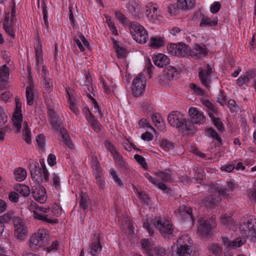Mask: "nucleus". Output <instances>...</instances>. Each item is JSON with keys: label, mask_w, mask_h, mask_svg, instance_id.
Returning a JSON list of instances; mask_svg holds the SVG:
<instances>
[{"label": "nucleus", "mask_w": 256, "mask_h": 256, "mask_svg": "<svg viewBox=\"0 0 256 256\" xmlns=\"http://www.w3.org/2000/svg\"><path fill=\"white\" fill-rule=\"evenodd\" d=\"M180 74L174 67L169 66L164 69L162 73L158 76V82L162 86H166L172 80L178 78Z\"/></svg>", "instance_id": "obj_4"}, {"label": "nucleus", "mask_w": 256, "mask_h": 256, "mask_svg": "<svg viewBox=\"0 0 256 256\" xmlns=\"http://www.w3.org/2000/svg\"><path fill=\"white\" fill-rule=\"evenodd\" d=\"M36 210H33L32 214L34 218L40 220L44 221L50 224H56L58 222V220L50 219L47 218V216L44 214L48 213L50 210L49 207H42L36 206Z\"/></svg>", "instance_id": "obj_9"}, {"label": "nucleus", "mask_w": 256, "mask_h": 256, "mask_svg": "<svg viewBox=\"0 0 256 256\" xmlns=\"http://www.w3.org/2000/svg\"><path fill=\"white\" fill-rule=\"evenodd\" d=\"M51 116V124L56 131H59L61 134V129H65L62 124V120L59 116H57L54 112L50 114Z\"/></svg>", "instance_id": "obj_22"}, {"label": "nucleus", "mask_w": 256, "mask_h": 256, "mask_svg": "<svg viewBox=\"0 0 256 256\" xmlns=\"http://www.w3.org/2000/svg\"><path fill=\"white\" fill-rule=\"evenodd\" d=\"M178 48V44H172L170 45H168L167 46L168 53L171 54L172 56H176Z\"/></svg>", "instance_id": "obj_54"}, {"label": "nucleus", "mask_w": 256, "mask_h": 256, "mask_svg": "<svg viewBox=\"0 0 256 256\" xmlns=\"http://www.w3.org/2000/svg\"><path fill=\"white\" fill-rule=\"evenodd\" d=\"M154 226L152 225V221L149 222L146 220L143 222V227L146 230L150 236L154 233V228L157 227L160 234L165 238H170L175 236V232L174 226L168 222L162 220L160 217L156 218L154 220Z\"/></svg>", "instance_id": "obj_2"}, {"label": "nucleus", "mask_w": 256, "mask_h": 256, "mask_svg": "<svg viewBox=\"0 0 256 256\" xmlns=\"http://www.w3.org/2000/svg\"><path fill=\"white\" fill-rule=\"evenodd\" d=\"M165 249L162 246H158L154 248L150 253H149L148 256H165Z\"/></svg>", "instance_id": "obj_38"}, {"label": "nucleus", "mask_w": 256, "mask_h": 256, "mask_svg": "<svg viewBox=\"0 0 256 256\" xmlns=\"http://www.w3.org/2000/svg\"><path fill=\"white\" fill-rule=\"evenodd\" d=\"M138 125L142 128L147 127L152 130H154V128L150 125L147 119L142 118L138 122Z\"/></svg>", "instance_id": "obj_61"}, {"label": "nucleus", "mask_w": 256, "mask_h": 256, "mask_svg": "<svg viewBox=\"0 0 256 256\" xmlns=\"http://www.w3.org/2000/svg\"><path fill=\"white\" fill-rule=\"evenodd\" d=\"M160 146L164 148H168L169 149L174 148V144L168 140H162Z\"/></svg>", "instance_id": "obj_59"}, {"label": "nucleus", "mask_w": 256, "mask_h": 256, "mask_svg": "<svg viewBox=\"0 0 256 256\" xmlns=\"http://www.w3.org/2000/svg\"><path fill=\"white\" fill-rule=\"evenodd\" d=\"M164 44V38L160 36L152 37L150 38L149 46L152 48L158 49Z\"/></svg>", "instance_id": "obj_25"}, {"label": "nucleus", "mask_w": 256, "mask_h": 256, "mask_svg": "<svg viewBox=\"0 0 256 256\" xmlns=\"http://www.w3.org/2000/svg\"><path fill=\"white\" fill-rule=\"evenodd\" d=\"M36 141L40 149L43 150L45 146V136L43 134H40L36 138Z\"/></svg>", "instance_id": "obj_50"}, {"label": "nucleus", "mask_w": 256, "mask_h": 256, "mask_svg": "<svg viewBox=\"0 0 256 256\" xmlns=\"http://www.w3.org/2000/svg\"><path fill=\"white\" fill-rule=\"evenodd\" d=\"M190 88L192 89L194 92L198 95L202 96L204 94V90L202 88L198 87L194 83H192L190 84Z\"/></svg>", "instance_id": "obj_57"}, {"label": "nucleus", "mask_w": 256, "mask_h": 256, "mask_svg": "<svg viewBox=\"0 0 256 256\" xmlns=\"http://www.w3.org/2000/svg\"><path fill=\"white\" fill-rule=\"evenodd\" d=\"M198 77L200 80L202 84L206 88H208L210 87V83L211 82V79L210 76L204 74L202 72H198Z\"/></svg>", "instance_id": "obj_36"}, {"label": "nucleus", "mask_w": 256, "mask_h": 256, "mask_svg": "<svg viewBox=\"0 0 256 256\" xmlns=\"http://www.w3.org/2000/svg\"><path fill=\"white\" fill-rule=\"evenodd\" d=\"M208 136L212 138L214 140L216 141L218 146H222L223 144L222 138L218 136L217 132L212 128H209L206 130Z\"/></svg>", "instance_id": "obj_27"}, {"label": "nucleus", "mask_w": 256, "mask_h": 256, "mask_svg": "<svg viewBox=\"0 0 256 256\" xmlns=\"http://www.w3.org/2000/svg\"><path fill=\"white\" fill-rule=\"evenodd\" d=\"M188 114L190 117V122L192 124H202L206 122V117L202 112L199 111L196 108L191 107L188 110Z\"/></svg>", "instance_id": "obj_10"}, {"label": "nucleus", "mask_w": 256, "mask_h": 256, "mask_svg": "<svg viewBox=\"0 0 256 256\" xmlns=\"http://www.w3.org/2000/svg\"><path fill=\"white\" fill-rule=\"evenodd\" d=\"M14 174L17 181L22 182L26 178V172L24 168L20 167L14 170Z\"/></svg>", "instance_id": "obj_32"}, {"label": "nucleus", "mask_w": 256, "mask_h": 256, "mask_svg": "<svg viewBox=\"0 0 256 256\" xmlns=\"http://www.w3.org/2000/svg\"><path fill=\"white\" fill-rule=\"evenodd\" d=\"M14 226L15 235L16 238L22 239L26 234V229L24 226L21 219L20 217H14L12 219Z\"/></svg>", "instance_id": "obj_14"}, {"label": "nucleus", "mask_w": 256, "mask_h": 256, "mask_svg": "<svg viewBox=\"0 0 256 256\" xmlns=\"http://www.w3.org/2000/svg\"><path fill=\"white\" fill-rule=\"evenodd\" d=\"M194 50L198 52V54H200L204 56L208 54V52L206 50V46L204 44L200 46L196 44L194 45Z\"/></svg>", "instance_id": "obj_46"}, {"label": "nucleus", "mask_w": 256, "mask_h": 256, "mask_svg": "<svg viewBox=\"0 0 256 256\" xmlns=\"http://www.w3.org/2000/svg\"><path fill=\"white\" fill-rule=\"evenodd\" d=\"M158 186V187L165 192L166 193L169 194H173V190L172 189L169 187H168L166 184L162 182H160L158 181V182H157V184H156Z\"/></svg>", "instance_id": "obj_47"}, {"label": "nucleus", "mask_w": 256, "mask_h": 256, "mask_svg": "<svg viewBox=\"0 0 256 256\" xmlns=\"http://www.w3.org/2000/svg\"><path fill=\"white\" fill-rule=\"evenodd\" d=\"M211 190L212 192H214V190L216 194H214V195L216 198H220V196H224L226 194L225 189L221 188H220L218 186H214L212 188H211Z\"/></svg>", "instance_id": "obj_44"}, {"label": "nucleus", "mask_w": 256, "mask_h": 256, "mask_svg": "<svg viewBox=\"0 0 256 256\" xmlns=\"http://www.w3.org/2000/svg\"><path fill=\"white\" fill-rule=\"evenodd\" d=\"M145 78L142 73H140L132 82V90L134 96H140L145 90Z\"/></svg>", "instance_id": "obj_7"}, {"label": "nucleus", "mask_w": 256, "mask_h": 256, "mask_svg": "<svg viewBox=\"0 0 256 256\" xmlns=\"http://www.w3.org/2000/svg\"><path fill=\"white\" fill-rule=\"evenodd\" d=\"M168 124L178 129L179 131L186 134H194L197 130L196 127L186 120L184 115L178 111L170 112L168 116Z\"/></svg>", "instance_id": "obj_1"}, {"label": "nucleus", "mask_w": 256, "mask_h": 256, "mask_svg": "<svg viewBox=\"0 0 256 256\" xmlns=\"http://www.w3.org/2000/svg\"><path fill=\"white\" fill-rule=\"evenodd\" d=\"M215 222L212 217V218L206 220L204 223L200 224L198 227L199 233L204 236L212 235V228L214 226Z\"/></svg>", "instance_id": "obj_11"}, {"label": "nucleus", "mask_w": 256, "mask_h": 256, "mask_svg": "<svg viewBox=\"0 0 256 256\" xmlns=\"http://www.w3.org/2000/svg\"><path fill=\"white\" fill-rule=\"evenodd\" d=\"M110 172L115 182L120 186H122L123 183L120 179L118 177L116 172L114 170H110Z\"/></svg>", "instance_id": "obj_56"}, {"label": "nucleus", "mask_w": 256, "mask_h": 256, "mask_svg": "<svg viewBox=\"0 0 256 256\" xmlns=\"http://www.w3.org/2000/svg\"><path fill=\"white\" fill-rule=\"evenodd\" d=\"M48 231L46 230H40L34 234L30 240V246L32 248H37L46 244L48 240Z\"/></svg>", "instance_id": "obj_5"}, {"label": "nucleus", "mask_w": 256, "mask_h": 256, "mask_svg": "<svg viewBox=\"0 0 256 256\" xmlns=\"http://www.w3.org/2000/svg\"><path fill=\"white\" fill-rule=\"evenodd\" d=\"M138 197L144 204H148L150 202V198L148 195L142 192H138Z\"/></svg>", "instance_id": "obj_64"}, {"label": "nucleus", "mask_w": 256, "mask_h": 256, "mask_svg": "<svg viewBox=\"0 0 256 256\" xmlns=\"http://www.w3.org/2000/svg\"><path fill=\"white\" fill-rule=\"evenodd\" d=\"M102 250V246L100 239L98 238L96 241L92 242L89 246L88 252L92 256H96Z\"/></svg>", "instance_id": "obj_21"}, {"label": "nucleus", "mask_w": 256, "mask_h": 256, "mask_svg": "<svg viewBox=\"0 0 256 256\" xmlns=\"http://www.w3.org/2000/svg\"><path fill=\"white\" fill-rule=\"evenodd\" d=\"M60 130L61 135L64 144L70 149H73L74 144L70 138V136L67 130L66 129H61Z\"/></svg>", "instance_id": "obj_33"}, {"label": "nucleus", "mask_w": 256, "mask_h": 256, "mask_svg": "<svg viewBox=\"0 0 256 256\" xmlns=\"http://www.w3.org/2000/svg\"><path fill=\"white\" fill-rule=\"evenodd\" d=\"M37 44L34 46V50L36 52V58L37 64H38L40 60L42 61V44L40 41L39 36H38Z\"/></svg>", "instance_id": "obj_28"}, {"label": "nucleus", "mask_w": 256, "mask_h": 256, "mask_svg": "<svg viewBox=\"0 0 256 256\" xmlns=\"http://www.w3.org/2000/svg\"><path fill=\"white\" fill-rule=\"evenodd\" d=\"M14 188L18 192L24 197L28 196L30 193V188L25 184H18Z\"/></svg>", "instance_id": "obj_31"}, {"label": "nucleus", "mask_w": 256, "mask_h": 256, "mask_svg": "<svg viewBox=\"0 0 256 256\" xmlns=\"http://www.w3.org/2000/svg\"><path fill=\"white\" fill-rule=\"evenodd\" d=\"M115 16L116 18L120 22L124 24H126L128 20L126 17L120 11H116Z\"/></svg>", "instance_id": "obj_55"}, {"label": "nucleus", "mask_w": 256, "mask_h": 256, "mask_svg": "<svg viewBox=\"0 0 256 256\" xmlns=\"http://www.w3.org/2000/svg\"><path fill=\"white\" fill-rule=\"evenodd\" d=\"M209 116L212 120L216 128L220 132H224V130L223 124L219 120V118H216L213 114L210 112L209 114Z\"/></svg>", "instance_id": "obj_40"}, {"label": "nucleus", "mask_w": 256, "mask_h": 256, "mask_svg": "<svg viewBox=\"0 0 256 256\" xmlns=\"http://www.w3.org/2000/svg\"><path fill=\"white\" fill-rule=\"evenodd\" d=\"M220 200V198H216L214 194H212L204 198L202 202L207 208L212 209L218 206Z\"/></svg>", "instance_id": "obj_17"}, {"label": "nucleus", "mask_w": 256, "mask_h": 256, "mask_svg": "<svg viewBox=\"0 0 256 256\" xmlns=\"http://www.w3.org/2000/svg\"><path fill=\"white\" fill-rule=\"evenodd\" d=\"M24 130H23V136L24 138L23 139L28 144H30L32 142L31 141V134L30 131L28 128V125L26 122H25L24 123Z\"/></svg>", "instance_id": "obj_39"}, {"label": "nucleus", "mask_w": 256, "mask_h": 256, "mask_svg": "<svg viewBox=\"0 0 256 256\" xmlns=\"http://www.w3.org/2000/svg\"><path fill=\"white\" fill-rule=\"evenodd\" d=\"M12 118L14 124L17 130H20L22 127V112L14 111Z\"/></svg>", "instance_id": "obj_29"}, {"label": "nucleus", "mask_w": 256, "mask_h": 256, "mask_svg": "<svg viewBox=\"0 0 256 256\" xmlns=\"http://www.w3.org/2000/svg\"><path fill=\"white\" fill-rule=\"evenodd\" d=\"M240 229L245 236L256 238V222L252 219L248 220L246 222H240Z\"/></svg>", "instance_id": "obj_8"}, {"label": "nucleus", "mask_w": 256, "mask_h": 256, "mask_svg": "<svg viewBox=\"0 0 256 256\" xmlns=\"http://www.w3.org/2000/svg\"><path fill=\"white\" fill-rule=\"evenodd\" d=\"M208 250L216 256H222V248L219 244H212L208 247Z\"/></svg>", "instance_id": "obj_34"}, {"label": "nucleus", "mask_w": 256, "mask_h": 256, "mask_svg": "<svg viewBox=\"0 0 256 256\" xmlns=\"http://www.w3.org/2000/svg\"><path fill=\"white\" fill-rule=\"evenodd\" d=\"M122 172L126 175L129 174L130 172V166L128 164L122 160L117 164Z\"/></svg>", "instance_id": "obj_42"}, {"label": "nucleus", "mask_w": 256, "mask_h": 256, "mask_svg": "<svg viewBox=\"0 0 256 256\" xmlns=\"http://www.w3.org/2000/svg\"><path fill=\"white\" fill-rule=\"evenodd\" d=\"M3 28L5 30L6 32L12 38H14V34L12 28L10 24H4Z\"/></svg>", "instance_id": "obj_63"}, {"label": "nucleus", "mask_w": 256, "mask_h": 256, "mask_svg": "<svg viewBox=\"0 0 256 256\" xmlns=\"http://www.w3.org/2000/svg\"><path fill=\"white\" fill-rule=\"evenodd\" d=\"M140 244L143 250L146 253L148 256L149 253L153 250L154 247V242L151 238L150 239H142L140 240Z\"/></svg>", "instance_id": "obj_24"}, {"label": "nucleus", "mask_w": 256, "mask_h": 256, "mask_svg": "<svg viewBox=\"0 0 256 256\" xmlns=\"http://www.w3.org/2000/svg\"><path fill=\"white\" fill-rule=\"evenodd\" d=\"M28 80L30 82V86L26 88V98L27 104L28 106H32L34 104L33 90L34 86L32 84V76L30 70L28 72Z\"/></svg>", "instance_id": "obj_18"}, {"label": "nucleus", "mask_w": 256, "mask_h": 256, "mask_svg": "<svg viewBox=\"0 0 256 256\" xmlns=\"http://www.w3.org/2000/svg\"><path fill=\"white\" fill-rule=\"evenodd\" d=\"M195 3V0H178L176 4L169 6L168 10L171 14L176 15L180 10H192L194 7Z\"/></svg>", "instance_id": "obj_6"}, {"label": "nucleus", "mask_w": 256, "mask_h": 256, "mask_svg": "<svg viewBox=\"0 0 256 256\" xmlns=\"http://www.w3.org/2000/svg\"><path fill=\"white\" fill-rule=\"evenodd\" d=\"M29 169L32 178L37 182L40 183L42 181V171L40 168L39 164L37 162H32L30 164Z\"/></svg>", "instance_id": "obj_13"}, {"label": "nucleus", "mask_w": 256, "mask_h": 256, "mask_svg": "<svg viewBox=\"0 0 256 256\" xmlns=\"http://www.w3.org/2000/svg\"><path fill=\"white\" fill-rule=\"evenodd\" d=\"M104 146L106 149L110 152L112 154L117 151L114 145L109 141L106 140L104 142Z\"/></svg>", "instance_id": "obj_62"}, {"label": "nucleus", "mask_w": 256, "mask_h": 256, "mask_svg": "<svg viewBox=\"0 0 256 256\" xmlns=\"http://www.w3.org/2000/svg\"><path fill=\"white\" fill-rule=\"evenodd\" d=\"M134 158L137 162L142 166V168L144 169L148 168V165L145 158L139 154H135L134 156Z\"/></svg>", "instance_id": "obj_49"}, {"label": "nucleus", "mask_w": 256, "mask_h": 256, "mask_svg": "<svg viewBox=\"0 0 256 256\" xmlns=\"http://www.w3.org/2000/svg\"><path fill=\"white\" fill-rule=\"evenodd\" d=\"M246 242V240L242 239L240 238H237L230 242V246L233 248L241 246Z\"/></svg>", "instance_id": "obj_43"}, {"label": "nucleus", "mask_w": 256, "mask_h": 256, "mask_svg": "<svg viewBox=\"0 0 256 256\" xmlns=\"http://www.w3.org/2000/svg\"><path fill=\"white\" fill-rule=\"evenodd\" d=\"M153 61L154 64L158 67L166 66L170 62L168 56L160 53L154 56Z\"/></svg>", "instance_id": "obj_19"}, {"label": "nucleus", "mask_w": 256, "mask_h": 256, "mask_svg": "<svg viewBox=\"0 0 256 256\" xmlns=\"http://www.w3.org/2000/svg\"><path fill=\"white\" fill-rule=\"evenodd\" d=\"M44 82L46 90L48 93L52 92L53 88V84L52 80L47 78H44Z\"/></svg>", "instance_id": "obj_52"}, {"label": "nucleus", "mask_w": 256, "mask_h": 256, "mask_svg": "<svg viewBox=\"0 0 256 256\" xmlns=\"http://www.w3.org/2000/svg\"><path fill=\"white\" fill-rule=\"evenodd\" d=\"M218 19L216 17L214 18L212 20L207 16H203V18L200 20V26L201 27H212L216 26L218 24Z\"/></svg>", "instance_id": "obj_26"}, {"label": "nucleus", "mask_w": 256, "mask_h": 256, "mask_svg": "<svg viewBox=\"0 0 256 256\" xmlns=\"http://www.w3.org/2000/svg\"><path fill=\"white\" fill-rule=\"evenodd\" d=\"M220 4L218 2H215L211 5L210 10L212 13L216 14L220 10Z\"/></svg>", "instance_id": "obj_58"}, {"label": "nucleus", "mask_w": 256, "mask_h": 256, "mask_svg": "<svg viewBox=\"0 0 256 256\" xmlns=\"http://www.w3.org/2000/svg\"><path fill=\"white\" fill-rule=\"evenodd\" d=\"M113 44H114V48L115 50V52L116 54V56L118 58H124L126 56V49L122 47H121L118 44V42H116L114 38L112 39Z\"/></svg>", "instance_id": "obj_30"}, {"label": "nucleus", "mask_w": 256, "mask_h": 256, "mask_svg": "<svg viewBox=\"0 0 256 256\" xmlns=\"http://www.w3.org/2000/svg\"><path fill=\"white\" fill-rule=\"evenodd\" d=\"M226 96L224 95V92L222 90H220V94H218V97L217 102L221 105L224 106V104L226 102Z\"/></svg>", "instance_id": "obj_60"}, {"label": "nucleus", "mask_w": 256, "mask_h": 256, "mask_svg": "<svg viewBox=\"0 0 256 256\" xmlns=\"http://www.w3.org/2000/svg\"><path fill=\"white\" fill-rule=\"evenodd\" d=\"M202 104L207 108V112L208 115L210 112L214 114L216 113L218 111L217 108L208 100H203Z\"/></svg>", "instance_id": "obj_41"}, {"label": "nucleus", "mask_w": 256, "mask_h": 256, "mask_svg": "<svg viewBox=\"0 0 256 256\" xmlns=\"http://www.w3.org/2000/svg\"><path fill=\"white\" fill-rule=\"evenodd\" d=\"M79 204L80 208L82 209L85 213L88 212V206L90 204V202L87 193L82 192L80 194Z\"/></svg>", "instance_id": "obj_23"}, {"label": "nucleus", "mask_w": 256, "mask_h": 256, "mask_svg": "<svg viewBox=\"0 0 256 256\" xmlns=\"http://www.w3.org/2000/svg\"><path fill=\"white\" fill-rule=\"evenodd\" d=\"M68 102L70 104V110L76 114H79V110L76 107L74 100L72 99L70 93L68 92Z\"/></svg>", "instance_id": "obj_51"}, {"label": "nucleus", "mask_w": 256, "mask_h": 256, "mask_svg": "<svg viewBox=\"0 0 256 256\" xmlns=\"http://www.w3.org/2000/svg\"><path fill=\"white\" fill-rule=\"evenodd\" d=\"M171 171L170 170H166L165 171L159 172L157 176L162 181L167 182L170 181Z\"/></svg>", "instance_id": "obj_37"}, {"label": "nucleus", "mask_w": 256, "mask_h": 256, "mask_svg": "<svg viewBox=\"0 0 256 256\" xmlns=\"http://www.w3.org/2000/svg\"><path fill=\"white\" fill-rule=\"evenodd\" d=\"M32 194L35 200L43 204L46 201L47 196L45 188L43 186H39L38 188H32Z\"/></svg>", "instance_id": "obj_12"}, {"label": "nucleus", "mask_w": 256, "mask_h": 256, "mask_svg": "<svg viewBox=\"0 0 256 256\" xmlns=\"http://www.w3.org/2000/svg\"><path fill=\"white\" fill-rule=\"evenodd\" d=\"M180 216L184 219V220H190L193 222L194 216L192 214V210L189 206L184 204L180 206L178 209Z\"/></svg>", "instance_id": "obj_15"}, {"label": "nucleus", "mask_w": 256, "mask_h": 256, "mask_svg": "<svg viewBox=\"0 0 256 256\" xmlns=\"http://www.w3.org/2000/svg\"><path fill=\"white\" fill-rule=\"evenodd\" d=\"M52 186L57 190L60 189V178L58 174L54 173L52 178Z\"/></svg>", "instance_id": "obj_53"}, {"label": "nucleus", "mask_w": 256, "mask_h": 256, "mask_svg": "<svg viewBox=\"0 0 256 256\" xmlns=\"http://www.w3.org/2000/svg\"><path fill=\"white\" fill-rule=\"evenodd\" d=\"M106 22L112 34L116 36L118 35V30L115 26L114 21L111 19L110 17L109 16L106 18Z\"/></svg>", "instance_id": "obj_48"}, {"label": "nucleus", "mask_w": 256, "mask_h": 256, "mask_svg": "<svg viewBox=\"0 0 256 256\" xmlns=\"http://www.w3.org/2000/svg\"><path fill=\"white\" fill-rule=\"evenodd\" d=\"M190 48L184 43L178 44V48L176 52V56L180 57H184L188 55H192ZM195 56L196 54H194Z\"/></svg>", "instance_id": "obj_20"}, {"label": "nucleus", "mask_w": 256, "mask_h": 256, "mask_svg": "<svg viewBox=\"0 0 256 256\" xmlns=\"http://www.w3.org/2000/svg\"><path fill=\"white\" fill-rule=\"evenodd\" d=\"M9 74V68L6 65L4 64L0 68V82H6Z\"/></svg>", "instance_id": "obj_35"}, {"label": "nucleus", "mask_w": 256, "mask_h": 256, "mask_svg": "<svg viewBox=\"0 0 256 256\" xmlns=\"http://www.w3.org/2000/svg\"><path fill=\"white\" fill-rule=\"evenodd\" d=\"M129 29L133 38L141 44H145L148 40L147 31L140 24L131 22L128 24Z\"/></svg>", "instance_id": "obj_3"}, {"label": "nucleus", "mask_w": 256, "mask_h": 256, "mask_svg": "<svg viewBox=\"0 0 256 256\" xmlns=\"http://www.w3.org/2000/svg\"><path fill=\"white\" fill-rule=\"evenodd\" d=\"M192 252V246L184 242L178 246L177 251L172 253V256H190Z\"/></svg>", "instance_id": "obj_16"}, {"label": "nucleus", "mask_w": 256, "mask_h": 256, "mask_svg": "<svg viewBox=\"0 0 256 256\" xmlns=\"http://www.w3.org/2000/svg\"><path fill=\"white\" fill-rule=\"evenodd\" d=\"M42 7L43 12V18L44 20V24L46 28L48 29V14L46 4L44 2L42 3Z\"/></svg>", "instance_id": "obj_45"}]
</instances>
